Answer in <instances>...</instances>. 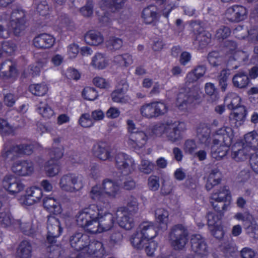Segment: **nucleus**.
<instances>
[{
	"label": "nucleus",
	"mask_w": 258,
	"mask_h": 258,
	"mask_svg": "<svg viewBox=\"0 0 258 258\" xmlns=\"http://www.w3.org/2000/svg\"><path fill=\"white\" fill-rule=\"evenodd\" d=\"M138 210L137 200L131 197L128 200L126 208H118L114 215L107 212L105 207L93 204L81 210L76 216V221L79 226L92 234L111 229L116 219L120 227L129 230L134 226L133 219L129 216V213H135Z\"/></svg>",
	"instance_id": "f257e3e1"
},
{
	"label": "nucleus",
	"mask_w": 258,
	"mask_h": 258,
	"mask_svg": "<svg viewBox=\"0 0 258 258\" xmlns=\"http://www.w3.org/2000/svg\"><path fill=\"white\" fill-rule=\"evenodd\" d=\"M168 111V107L162 102H153L143 105L140 108L142 116L147 118H156Z\"/></svg>",
	"instance_id": "ddd939ff"
},
{
	"label": "nucleus",
	"mask_w": 258,
	"mask_h": 258,
	"mask_svg": "<svg viewBox=\"0 0 258 258\" xmlns=\"http://www.w3.org/2000/svg\"><path fill=\"white\" fill-rule=\"evenodd\" d=\"M231 201L230 192L226 186L215 190L211 196L210 203L216 211H219L221 208L223 210H226Z\"/></svg>",
	"instance_id": "9b49d317"
},
{
	"label": "nucleus",
	"mask_w": 258,
	"mask_h": 258,
	"mask_svg": "<svg viewBox=\"0 0 258 258\" xmlns=\"http://www.w3.org/2000/svg\"><path fill=\"white\" fill-rule=\"evenodd\" d=\"M128 84L125 80H121L117 85L116 89L112 93L111 98L116 103H124L130 100L128 96L125 93L128 90Z\"/></svg>",
	"instance_id": "aec40b11"
},
{
	"label": "nucleus",
	"mask_w": 258,
	"mask_h": 258,
	"mask_svg": "<svg viewBox=\"0 0 258 258\" xmlns=\"http://www.w3.org/2000/svg\"><path fill=\"white\" fill-rule=\"evenodd\" d=\"M234 218L245 223H249L253 219L252 216L247 213H238L235 215Z\"/></svg>",
	"instance_id": "338daca9"
},
{
	"label": "nucleus",
	"mask_w": 258,
	"mask_h": 258,
	"mask_svg": "<svg viewBox=\"0 0 258 258\" xmlns=\"http://www.w3.org/2000/svg\"><path fill=\"white\" fill-rule=\"evenodd\" d=\"M48 90V86L44 83L32 84L29 86L30 91L36 96H44L46 94Z\"/></svg>",
	"instance_id": "c03bdc74"
},
{
	"label": "nucleus",
	"mask_w": 258,
	"mask_h": 258,
	"mask_svg": "<svg viewBox=\"0 0 258 258\" xmlns=\"http://www.w3.org/2000/svg\"><path fill=\"white\" fill-rule=\"evenodd\" d=\"M71 246L80 251L77 258H89L91 256H101L104 249L101 242L94 241L90 242L89 236L86 234L76 233L70 239ZM69 258H76L74 255Z\"/></svg>",
	"instance_id": "20e7f679"
},
{
	"label": "nucleus",
	"mask_w": 258,
	"mask_h": 258,
	"mask_svg": "<svg viewBox=\"0 0 258 258\" xmlns=\"http://www.w3.org/2000/svg\"><path fill=\"white\" fill-rule=\"evenodd\" d=\"M246 111L244 107H240L236 109L230 115L229 118L231 121L235 124V126L238 127L242 125L246 119Z\"/></svg>",
	"instance_id": "2f4dec72"
},
{
	"label": "nucleus",
	"mask_w": 258,
	"mask_h": 258,
	"mask_svg": "<svg viewBox=\"0 0 258 258\" xmlns=\"http://www.w3.org/2000/svg\"><path fill=\"white\" fill-rule=\"evenodd\" d=\"M90 198L95 202H103L106 197L101 184H96L92 186L89 194Z\"/></svg>",
	"instance_id": "e433bc0d"
},
{
	"label": "nucleus",
	"mask_w": 258,
	"mask_h": 258,
	"mask_svg": "<svg viewBox=\"0 0 258 258\" xmlns=\"http://www.w3.org/2000/svg\"><path fill=\"white\" fill-rule=\"evenodd\" d=\"M60 142V138H57L54 139L53 149L49 153L51 159L46 163L44 167L46 173L49 177L56 176L60 171V167L57 161L63 155L61 146H57Z\"/></svg>",
	"instance_id": "6e6552de"
},
{
	"label": "nucleus",
	"mask_w": 258,
	"mask_h": 258,
	"mask_svg": "<svg viewBox=\"0 0 258 258\" xmlns=\"http://www.w3.org/2000/svg\"><path fill=\"white\" fill-rule=\"evenodd\" d=\"M37 111L45 118H50L55 115L54 110L45 103L40 102L37 107Z\"/></svg>",
	"instance_id": "79ce46f5"
},
{
	"label": "nucleus",
	"mask_w": 258,
	"mask_h": 258,
	"mask_svg": "<svg viewBox=\"0 0 258 258\" xmlns=\"http://www.w3.org/2000/svg\"><path fill=\"white\" fill-rule=\"evenodd\" d=\"M169 213L165 209L158 208L155 211L156 221L159 224L161 228L166 229L169 222Z\"/></svg>",
	"instance_id": "7c9ffc66"
},
{
	"label": "nucleus",
	"mask_w": 258,
	"mask_h": 258,
	"mask_svg": "<svg viewBox=\"0 0 258 258\" xmlns=\"http://www.w3.org/2000/svg\"><path fill=\"white\" fill-rule=\"evenodd\" d=\"M188 232L183 225H175L169 234L171 244L175 249H182L187 242Z\"/></svg>",
	"instance_id": "f8f14e48"
},
{
	"label": "nucleus",
	"mask_w": 258,
	"mask_h": 258,
	"mask_svg": "<svg viewBox=\"0 0 258 258\" xmlns=\"http://www.w3.org/2000/svg\"><path fill=\"white\" fill-rule=\"evenodd\" d=\"M206 72L204 66H199L193 71L188 73L186 78V83H191L196 82L201 77L203 76Z\"/></svg>",
	"instance_id": "58836bf2"
},
{
	"label": "nucleus",
	"mask_w": 258,
	"mask_h": 258,
	"mask_svg": "<svg viewBox=\"0 0 258 258\" xmlns=\"http://www.w3.org/2000/svg\"><path fill=\"white\" fill-rule=\"evenodd\" d=\"M157 234L153 223L145 221L140 224L139 231L132 236L131 241L135 248L141 249L149 239H154Z\"/></svg>",
	"instance_id": "423d86ee"
},
{
	"label": "nucleus",
	"mask_w": 258,
	"mask_h": 258,
	"mask_svg": "<svg viewBox=\"0 0 258 258\" xmlns=\"http://www.w3.org/2000/svg\"><path fill=\"white\" fill-rule=\"evenodd\" d=\"M241 98L235 93H228L224 99V103L229 109L236 110L240 107H244L240 105Z\"/></svg>",
	"instance_id": "c756f323"
},
{
	"label": "nucleus",
	"mask_w": 258,
	"mask_h": 258,
	"mask_svg": "<svg viewBox=\"0 0 258 258\" xmlns=\"http://www.w3.org/2000/svg\"><path fill=\"white\" fill-rule=\"evenodd\" d=\"M205 90L206 93L212 97L213 101L217 100L219 96L217 93V90L215 85L211 83H207L205 86Z\"/></svg>",
	"instance_id": "603ef678"
},
{
	"label": "nucleus",
	"mask_w": 258,
	"mask_h": 258,
	"mask_svg": "<svg viewBox=\"0 0 258 258\" xmlns=\"http://www.w3.org/2000/svg\"><path fill=\"white\" fill-rule=\"evenodd\" d=\"M93 84L101 89H108L110 87V81L100 76L95 77L93 79Z\"/></svg>",
	"instance_id": "8fccbe9b"
},
{
	"label": "nucleus",
	"mask_w": 258,
	"mask_h": 258,
	"mask_svg": "<svg viewBox=\"0 0 258 258\" xmlns=\"http://www.w3.org/2000/svg\"><path fill=\"white\" fill-rule=\"evenodd\" d=\"M247 15L248 10L245 7L240 5H234L226 9L224 17L229 21L238 22L245 20Z\"/></svg>",
	"instance_id": "2eb2a0df"
},
{
	"label": "nucleus",
	"mask_w": 258,
	"mask_h": 258,
	"mask_svg": "<svg viewBox=\"0 0 258 258\" xmlns=\"http://www.w3.org/2000/svg\"><path fill=\"white\" fill-rule=\"evenodd\" d=\"M32 248L30 243L28 241H22L17 249L16 255L19 258H31Z\"/></svg>",
	"instance_id": "f704fd0d"
},
{
	"label": "nucleus",
	"mask_w": 258,
	"mask_h": 258,
	"mask_svg": "<svg viewBox=\"0 0 258 258\" xmlns=\"http://www.w3.org/2000/svg\"><path fill=\"white\" fill-rule=\"evenodd\" d=\"M249 83V79L246 74L239 73L233 78V83L234 86L239 88H243L247 86Z\"/></svg>",
	"instance_id": "a19ab883"
},
{
	"label": "nucleus",
	"mask_w": 258,
	"mask_h": 258,
	"mask_svg": "<svg viewBox=\"0 0 258 258\" xmlns=\"http://www.w3.org/2000/svg\"><path fill=\"white\" fill-rule=\"evenodd\" d=\"M101 184L106 197L114 199L119 195L120 187L116 182L109 179H105Z\"/></svg>",
	"instance_id": "cd10ccee"
},
{
	"label": "nucleus",
	"mask_w": 258,
	"mask_h": 258,
	"mask_svg": "<svg viewBox=\"0 0 258 258\" xmlns=\"http://www.w3.org/2000/svg\"><path fill=\"white\" fill-rule=\"evenodd\" d=\"M26 13L22 9H14L11 14L0 13V37L8 38L12 32L16 36L20 35L26 28Z\"/></svg>",
	"instance_id": "7ed1b4c3"
},
{
	"label": "nucleus",
	"mask_w": 258,
	"mask_h": 258,
	"mask_svg": "<svg viewBox=\"0 0 258 258\" xmlns=\"http://www.w3.org/2000/svg\"><path fill=\"white\" fill-rule=\"evenodd\" d=\"M190 96V94L187 95L182 92L179 93L176 100V105L179 109L182 110L186 107L187 102L189 101Z\"/></svg>",
	"instance_id": "de8ad7c7"
},
{
	"label": "nucleus",
	"mask_w": 258,
	"mask_h": 258,
	"mask_svg": "<svg viewBox=\"0 0 258 258\" xmlns=\"http://www.w3.org/2000/svg\"><path fill=\"white\" fill-rule=\"evenodd\" d=\"M21 125H11L6 120L0 119V134L6 136L14 134L15 130Z\"/></svg>",
	"instance_id": "37998d69"
},
{
	"label": "nucleus",
	"mask_w": 258,
	"mask_h": 258,
	"mask_svg": "<svg viewBox=\"0 0 258 258\" xmlns=\"http://www.w3.org/2000/svg\"><path fill=\"white\" fill-rule=\"evenodd\" d=\"M208 226L212 234L217 239H221L224 235L223 226L218 217H215L212 214L208 216Z\"/></svg>",
	"instance_id": "a878e982"
},
{
	"label": "nucleus",
	"mask_w": 258,
	"mask_h": 258,
	"mask_svg": "<svg viewBox=\"0 0 258 258\" xmlns=\"http://www.w3.org/2000/svg\"><path fill=\"white\" fill-rule=\"evenodd\" d=\"M157 17V9L154 6H150L145 8L142 14V18L146 24H151L154 22Z\"/></svg>",
	"instance_id": "72a5a7b5"
},
{
	"label": "nucleus",
	"mask_w": 258,
	"mask_h": 258,
	"mask_svg": "<svg viewBox=\"0 0 258 258\" xmlns=\"http://www.w3.org/2000/svg\"><path fill=\"white\" fill-rule=\"evenodd\" d=\"M84 185V180L81 175L69 173L61 177L59 185L63 191L76 192L81 189Z\"/></svg>",
	"instance_id": "9d476101"
},
{
	"label": "nucleus",
	"mask_w": 258,
	"mask_h": 258,
	"mask_svg": "<svg viewBox=\"0 0 258 258\" xmlns=\"http://www.w3.org/2000/svg\"><path fill=\"white\" fill-rule=\"evenodd\" d=\"M22 167L20 176H28L31 174L34 171V166L32 162L22 161Z\"/></svg>",
	"instance_id": "864d4df0"
},
{
	"label": "nucleus",
	"mask_w": 258,
	"mask_h": 258,
	"mask_svg": "<svg viewBox=\"0 0 258 258\" xmlns=\"http://www.w3.org/2000/svg\"><path fill=\"white\" fill-rule=\"evenodd\" d=\"M2 49L4 52L9 54H13L17 49L16 44L11 41H5L2 44Z\"/></svg>",
	"instance_id": "4d7b16f0"
},
{
	"label": "nucleus",
	"mask_w": 258,
	"mask_h": 258,
	"mask_svg": "<svg viewBox=\"0 0 258 258\" xmlns=\"http://www.w3.org/2000/svg\"><path fill=\"white\" fill-rule=\"evenodd\" d=\"M210 39L211 35L209 33L203 32L199 34L197 37L196 41H198L201 47L203 48L210 42Z\"/></svg>",
	"instance_id": "6e6d98bb"
},
{
	"label": "nucleus",
	"mask_w": 258,
	"mask_h": 258,
	"mask_svg": "<svg viewBox=\"0 0 258 258\" xmlns=\"http://www.w3.org/2000/svg\"><path fill=\"white\" fill-rule=\"evenodd\" d=\"M47 241L53 244L56 242V238L61 234L63 229L59 221L53 216H49L47 220Z\"/></svg>",
	"instance_id": "dca6fc26"
},
{
	"label": "nucleus",
	"mask_w": 258,
	"mask_h": 258,
	"mask_svg": "<svg viewBox=\"0 0 258 258\" xmlns=\"http://www.w3.org/2000/svg\"><path fill=\"white\" fill-rule=\"evenodd\" d=\"M120 114L119 109L114 106L109 107L106 112V116L109 119H115L119 117Z\"/></svg>",
	"instance_id": "e2e57ef3"
},
{
	"label": "nucleus",
	"mask_w": 258,
	"mask_h": 258,
	"mask_svg": "<svg viewBox=\"0 0 258 258\" xmlns=\"http://www.w3.org/2000/svg\"><path fill=\"white\" fill-rule=\"evenodd\" d=\"M210 128L206 125H200L197 129V137L198 144L192 140H187L184 146V150L185 152L192 154L196 149L200 146H203L205 148H208L211 143L210 138Z\"/></svg>",
	"instance_id": "1a4fd4ad"
},
{
	"label": "nucleus",
	"mask_w": 258,
	"mask_h": 258,
	"mask_svg": "<svg viewBox=\"0 0 258 258\" xmlns=\"http://www.w3.org/2000/svg\"><path fill=\"white\" fill-rule=\"evenodd\" d=\"M159 5V11L165 17H168L171 11L174 9L175 6L171 0H167Z\"/></svg>",
	"instance_id": "49530a36"
},
{
	"label": "nucleus",
	"mask_w": 258,
	"mask_h": 258,
	"mask_svg": "<svg viewBox=\"0 0 258 258\" xmlns=\"http://www.w3.org/2000/svg\"><path fill=\"white\" fill-rule=\"evenodd\" d=\"M45 66V62L43 61H38L33 64L30 68L31 73L32 75H38L43 68Z\"/></svg>",
	"instance_id": "680f3d73"
},
{
	"label": "nucleus",
	"mask_w": 258,
	"mask_h": 258,
	"mask_svg": "<svg viewBox=\"0 0 258 258\" xmlns=\"http://www.w3.org/2000/svg\"><path fill=\"white\" fill-rule=\"evenodd\" d=\"M17 77V72L12 62L8 60L4 62L0 67V77L10 82L14 81Z\"/></svg>",
	"instance_id": "393cba45"
},
{
	"label": "nucleus",
	"mask_w": 258,
	"mask_h": 258,
	"mask_svg": "<svg viewBox=\"0 0 258 258\" xmlns=\"http://www.w3.org/2000/svg\"><path fill=\"white\" fill-rule=\"evenodd\" d=\"M85 40L87 43L94 46L101 44L104 41L100 33L94 30L89 31L86 34Z\"/></svg>",
	"instance_id": "473e14b6"
},
{
	"label": "nucleus",
	"mask_w": 258,
	"mask_h": 258,
	"mask_svg": "<svg viewBox=\"0 0 258 258\" xmlns=\"http://www.w3.org/2000/svg\"><path fill=\"white\" fill-rule=\"evenodd\" d=\"M250 164L252 170L258 174V153L250 156Z\"/></svg>",
	"instance_id": "774afa93"
},
{
	"label": "nucleus",
	"mask_w": 258,
	"mask_h": 258,
	"mask_svg": "<svg viewBox=\"0 0 258 258\" xmlns=\"http://www.w3.org/2000/svg\"><path fill=\"white\" fill-rule=\"evenodd\" d=\"M34 5L37 12L41 15H47L50 12L46 0H35Z\"/></svg>",
	"instance_id": "a18cd8bd"
},
{
	"label": "nucleus",
	"mask_w": 258,
	"mask_h": 258,
	"mask_svg": "<svg viewBox=\"0 0 258 258\" xmlns=\"http://www.w3.org/2000/svg\"><path fill=\"white\" fill-rule=\"evenodd\" d=\"M230 34V30L228 27H222L219 28L216 34V37L219 39H224Z\"/></svg>",
	"instance_id": "69168bd1"
},
{
	"label": "nucleus",
	"mask_w": 258,
	"mask_h": 258,
	"mask_svg": "<svg viewBox=\"0 0 258 258\" xmlns=\"http://www.w3.org/2000/svg\"><path fill=\"white\" fill-rule=\"evenodd\" d=\"M126 144L137 152L144 149L149 139L154 135L159 137L165 136L172 143L179 142L183 139V133L186 130L184 122L172 119L164 120L156 124L152 128L144 131H137L136 125L131 119L126 120Z\"/></svg>",
	"instance_id": "f03ea898"
},
{
	"label": "nucleus",
	"mask_w": 258,
	"mask_h": 258,
	"mask_svg": "<svg viewBox=\"0 0 258 258\" xmlns=\"http://www.w3.org/2000/svg\"><path fill=\"white\" fill-rule=\"evenodd\" d=\"M82 95L85 99L93 101L97 98V92L95 88L87 87L84 89Z\"/></svg>",
	"instance_id": "3c124183"
},
{
	"label": "nucleus",
	"mask_w": 258,
	"mask_h": 258,
	"mask_svg": "<svg viewBox=\"0 0 258 258\" xmlns=\"http://www.w3.org/2000/svg\"><path fill=\"white\" fill-rule=\"evenodd\" d=\"M125 1V0H101L100 5L103 10L109 8L112 11H114L121 8Z\"/></svg>",
	"instance_id": "ea45409f"
},
{
	"label": "nucleus",
	"mask_w": 258,
	"mask_h": 258,
	"mask_svg": "<svg viewBox=\"0 0 258 258\" xmlns=\"http://www.w3.org/2000/svg\"><path fill=\"white\" fill-rule=\"evenodd\" d=\"M90 64L95 69L103 70L108 66V60L103 54L97 53L93 56Z\"/></svg>",
	"instance_id": "c9c22d12"
},
{
	"label": "nucleus",
	"mask_w": 258,
	"mask_h": 258,
	"mask_svg": "<svg viewBox=\"0 0 258 258\" xmlns=\"http://www.w3.org/2000/svg\"><path fill=\"white\" fill-rule=\"evenodd\" d=\"M158 247V243L153 239H149L142 248H145V251L148 256H153Z\"/></svg>",
	"instance_id": "09e8293b"
},
{
	"label": "nucleus",
	"mask_w": 258,
	"mask_h": 258,
	"mask_svg": "<svg viewBox=\"0 0 258 258\" xmlns=\"http://www.w3.org/2000/svg\"><path fill=\"white\" fill-rule=\"evenodd\" d=\"M42 196L41 189L39 187L32 186L27 188L25 195L19 197L18 200L21 205L27 206L39 201Z\"/></svg>",
	"instance_id": "f3484780"
},
{
	"label": "nucleus",
	"mask_w": 258,
	"mask_h": 258,
	"mask_svg": "<svg viewBox=\"0 0 258 258\" xmlns=\"http://www.w3.org/2000/svg\"><path fill=\"white\" fill-rule=\"evenodd\" d=\"M221 179V173L219 170L214 169L212 170L209 174L206 187L208 190H210L214 186L220 183Z\"/></svg>",
	"instance_id": "4c0bfd02"
},
{
	"label": "nucleus",
	"mask_w": 258,
	"mask_h": 258,
	"mask_svg": "<svg viewBox=\"0 0 258 258\" xmlns=\"http://www.w3.org/2000/svg\"><path fill=\"white\" fill-rule=\"evenodd\" d=\"M222 58L219 56L218 52L213 51L209 54L208 60L209 63L213 66L219 64Z\"/></svg>",
	"instance_id": "bf43d9fd"
},
{
	"label": "nucleus",
	"mask_w": 258,
	"mask_h": 258,
	"mask_svg": "<svg viewBox=\"0 0 258 258\" xmlns=\"http://www.w3.org/2000/svg\"><path fill=\"white\" fill-rule=\"evenodd\" d=\"M250 224L247 227V232L254 238L258 237V225L255 223L253 218L249 222Z\"/></svg>",
	"instance_id": "052dcab7"
},
{
	"label": "nucleus",
	"mask_w": 258,
	"mask_h": 258,
	"mask_svg": "<svg viewBox=\"0 0 258 258\" xmlns=\"http://www.w3.org/2000/svg\"><path fill=\"white\" fill-rule=\"evenodd\" d=\"M55 39L51 35L42 33L36 36L33 39V45L40 49L50 48L55 43Z\"/></svg>",
	"instance_id": "b1692460"
},
{
	"label": "nucleus",
	"mask_w": 258,
	"mask_h": 258,
	"mask_svg": "<svg viewBox=\"0 0 258 258\" xmlns=\"http://www.w3.org/2000/svg\"><path fill=\"white\" fill-rule=\"evenodd\" d=\"M79 124L84 127H89L94 125V121L87 113L83 114L79 120Z\"/></svg>",
	"instance_id": "5fc2aeb1"
},
{
	"label": "nucleus",
	"mask_w": 258,
	"mask_h": 258,
	"mask_svg": "<svg viewBox=\"0 0 258 258\" xmlns=\"http://www.w3.org/2000/svg\"><path fill=\"white\" fill-rule=\"evenodd\" d=\"M43 206L48 212L55 215L60 214L62 211L58 200L50 196L44 198Z\"/></svg>",
	"instance_id": "c85d7f7f"
},
{
	"label": "nucleus",
	"mask_w": 258,
	"mask_h": 258,
	"mask_svg": "<svg viewBox=\"0 0 258 258\" xmlns=\"http://www.w3.org/2000/svg\"><path fill=\"white\" fill-rule=\"evenodd\" d=\"M2 185L5 190L13 196H16L25 188L24 184L12 175L6 176L2 181Z\"/></svg>",
	"instance_id": "a211bd4d"
},
{
	"label": "nucleus",
	"mask_w": 258,
	"mask_h": 258,
	"mask_svg": "<svg viewBox=\"0 0 258 258\" xmlns=\"http://www.w3.org/2000/svg\"><path fill=\"white\" fill-rule=\"evenodd\" d=\"M153 164L148 160H142L139 166L140 170L146 174L150 173L153 169Z\"/></svg>",
	"instance_id": "13d9d810"
},
{
	"label": "nucleus",
	"mask_w": 258,
	"mask_h": 258,
	"mask_svg": "<svg viewBox=\"0 0 258 258\" xmlns=\"http://www.w3.org/2000/svg\"><path fill=\"white\" fill-rule=\"evenodd\" d=\"M149 188L153 191L157 190L159 187V178L156 176H151L148 179Z\"/></svg>",
	"instance_id": "0e129e2a"
},
{
	"label": "nucleus",
	"mask_w": 258,
	"mask_h": 258,
	"mask_svg": "<svg viewBox=\"0 0 258 258\" xmlns=\"http://www.w3.org/2000/svg\"><path fill=\"white\" fill-rule=\"evenodd\" d=\"M92 152L95 157L103 161L110 160L112 158L110 148L103 142L95 144L92 149Z\"/></svg>",
	"instance_id": "412c9836"
},
{
	"label": "nucleus",
	"mask_w": 258,
	"mask_h": 258,
	"mask_svg": "<svg viewBox=\"0 0 258 258\" xmlns=\"http://www.w3.org/2000/svg\"><path fill=\"white\" fill-rule=\"evenodd\" d=\"M33 149L32 145H15L12 142H7L4 145L2 151V157L6 162H10L18 156L31 154Z\"/></svg>",
	"instance_id": "0eeeda50"
},
{
	"label": "nucleus",
	"mask_w": 258,
	"mask_h": 258,
	"mask_svg": "<svg viewBox=\"0 0 258 258\" xmlns=\"http://www.w3.org/2000/svg\"><path fill=\"white\" fill-rule=\"evenodd\" d=\"M234 136L233 128L228 125H225L216 131L211 150L213 158L219 160L227 155Z\"/></svg>",
	"instance_id": "39448f33"
},
{
	"label": "nucleus",
	"mask_w": 258,
	"mask_h": 258,
	"mask_svg": "<svg viewBox=\"0 0 258 258\" xmlns=\"http://www.w3.org/2000/svg\"><path fill=\"white\" fill-rule=\"evenodd\" d=\"M242 145L253 154L258 153V133L253 131L246 134Z\"/></svg>",
	"instance_id": "bb28decb"
},
{
	"label": "nucleus",
	"mask_w": 258,
	"mask_h": 258,
	"mask_svg": "<svg viewBox=\"0 0 258 258\" xmlns=\"http://www.w3.org/2000/svg\"><path fill=\"white\" fill-rule=\"evenodd\" d=\"M115 166L122 174L126 176L131 174L135 168L134 160L124 153H118L115 157Z\"/></svg>",
	"instance_id": "4468645a"
},
{
	"label": "nucleus",
	"mask_w": 258,
	"mask_h": 258,
	"mask_svg": "<svg viewBox=\"0 0 258 258\" xmlns=\"http://www.w3.org/2000/svg\"><path fill=\"white\" fill-rule=\"evenodd\" d=\"M236 45L234 42L226 41L224 51L230 59L244 61L247 59V53L243 51L236 50Z\"/></svg>",
	"instance_id": "4be33fe9"
},
{
	"label": "nucleus",
	"mask_w": 258,
	"mask_h": 258,
	"mask_svg": "<svg viewBox=\"0 0 258 258\" xmlns=\"http://www.w3.org/2000/svg\"><path fill=\"white\" fill-rule=\"evenodd\" d=\"M192 250L196 253V258H206L208 251L204 239L199 234L194 235L191 239Z\"/></svg>",
	"instance_id": "6ab92c4d"
},
{
	"label": "nucleus",
	"mask_w": 258,
	"mask_h": 258,
	"mask_svg": "<svg viewBox=\"0 0 258 258\" xmlns=\"http://www.w3.org/2000/svg\"><path fill=\"white\" fill-rule=\"evenodd\" d=\"M252 155L253 153L243 147L240 142L235 143L232 147L231 157L236 162L244 161Z\"/></svg>",
	"instance_id": "5701e85b"
}]
</instances>
